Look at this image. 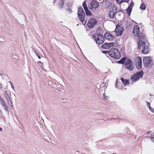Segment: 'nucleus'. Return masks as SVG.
<instances>
[{"instance_id":"1","label":"nucleus","mask_w":154,"mask_h":154,"mask_svg":"<svg viewBox=\"0 0 154 154\" xmlns=\"http://www.w3.org/2000/svg\"><path fill=\"white\" fill-rule=\"evenodd\" d=\"M138 48L141 49L142 48V53L144 54H147L149 52V43L147 40H144L143 41H139L137 42Z\"/></svg>"},{"instance_id":"2","label":"nucleus","mask_w":154,"mask_h":154,"mask_svg":"<svg viewBox=\"0 0 154 154\" xmlns=\"http://www.w3.org/2000/svg\"><path fill=\"white\" fill-rule=\"evenodd\" d=\"M118 8L115 5H113L110 8V11L109 13V17L111 19H113L117 13L119 12H122V11H118Z\"/></svg>"},{"instance_id":"3","label":"nucleus","mask_w":154,"mask_h":154,"mask_svg":"<svg viewBox=\"0 0 154 154\" xmlns=\"http://www.w3.org/2000/svg\"><path fill=\"white\" fill-rule=\"evenodd\" d=\"M77 14L79 20L83 23L85 20V14L82 7L78 8Z\"/></svg>"},{"instance_id":"4","label":"nucleus","mask_w":154,"mask_h":154,"mask_svg":"<svg viewBox=\"0 0 154 154\" xmlns=\"http://www.w3.org/2000/svg\"><path fill=\"white\" fill-rule=\"evenodd\" d=\"M109 55L112 58H121L120 52L116 48L111 49L109 51Z\"/></svg>"},{"instance_id":"5","label":"nucleus","mask_w":154,"mask_h":154,"mask_svg":"<svg viewBox=\"0 0 154 154\" xmlns=\"http://www.w3.org/2000/svg\"><path fill=\"white\" fill-rule=\"evenodd\" d=\"M125 66L127 69L130 71H133L134 68L132 61L129 58L127 59L125 64Z\"/></svg>"},{"instance_id":"6","label":"nucleus","mask_w":154,"mask_h":154,"mask_svg":"<svg viewBox=\"0 0 154 154\" xmlns=\"http://www.w3.org/2000/svg\"><path fill=\"white\" fill-rule=\"evenodd\" d=\"M144 66L146 67H150L153 64V62L151 58H143Z\"/></svg>"},{"instance_id":"7","label":"nucleus","mask_w":154,"mask_h":154,"mask_svg":"<svg viewBox=\"0 0 154 154\" xmlns=\"http://www.w3.org/2000/svg\"><path fill=\"white\" fill-rule=\"evenodd\" d=\"M124 30V29L122 25L120 26L118 24L116 26L115 29V32L116 35L117 36L121 35L122 34Z\"/></svg>"},{"instance_id":"8","label":"nucleus","mask_w":154,"mask_h":154,"mask_svg":"<svg viewBox=\"0 0 154 154\" xmlns=\"http://www.w3.org/2000/svg\"><path fill=\"white\" fill-rule=\"evenodd\" d=\"M134 63L138 70H141L142 69L141 58H136L134 61Z\"/></svg>"},{"instance_id":"9","label":"nucleus","mask_w":154,"mask_h":154,"mask_svg":"<svg viewBox=\"0 0 154 154\" xmlns=\"http://www.w3.org/2000/svg\"><path fill=\"white\" fill-rule=\"evenodd\" d=\"M97 21L94 18H91L88 21L87 25L90 29H92L97 23Z\"/></svg>"},{"instance_id":"10","label":"nucleus","mask_w":154,"mask_h":154,"mask_svg":"<svg viewBox=\"0 0 154 154\" xmlns=\"http://www.w3.org/2000/svg\"><path fill=\"white\" fill-rule=\"evenodd\" d=\"M10 92L6 90L4 92V96L6 99L8 104L10 106H13L12 102L10 98L9 93Z\"/></svg>"},{"instance_id":"11","label":"nucleus","mask_w":154,"mask_h":154,"mask_svg":"<svg viewBox=\"0 0 154 154\" xmlns=\"http://www.w3.org/2000/svg\"><path fill=\"white\" fill-rule=\"evenodd\" d=\"M99 6V4L96 2L93 1L91 2V4L89 5V8L91 10H95Z\"/></svg>"},{"instance_id":"12","label":"nucleus","mask_w":154,"mask_h":154,"mask_svg":"<svg viewBox=\"0 0 154 154\" xmlns=\"http://www.w3.org/2000/svg\"><path fill=\"white\" fill-rule=\"evenodd\" d=\"M114 44V42H112L109 43L106 42L103 44L101 47L103 49H109L111 47H113Z\"/></svg>"},{"instance_id":"13","label":"nucleus","mask_w":154,"mask_h":154,"mask_svg":"<svg viewBox=\"0 0 154 154\" xmlns=\"http://www.w3.org/2000/svg\"><path fill=\"white\" fill-rule=\"evenodd\" d=\"M82 5L85 11L86 15L87 16H90L91 15H92V14L91 12L89 10L85 1H84L83 2L82 4Z\"/></svg>"},{"instance_id":"14","label":"nucleus","mask_w":154,"mask_h":154,"mask_svg":"<svg viewBox=\"0 0 154 154\" xmlns=\"http://www.w3.org/2000/svg\"><path fill=\"white\" fill-rule=\"evenodd\" d=\"M140 28L137 25H135L133 30V34L135 36H138L140 33Z\"/></svg>"},{"instance_id":"15","label":"nucleus","mask_w":154,"mask_h":154,"mask_svg":"<svg viewBox=\"0 0 154 154\" xmlns=\"http://www.w3.org/2000/svg\"><path fill=\"white\" fill-rule=\"evenodd\" d=\"M104 37L106 39L109 40L110 41L112 40L114 38L112 35L109 32L106 33L104 35Z\"/></svg>"},{"instance_id":"16","label":"nucleus","mask_w":154,"mask_h":154,"mask_svg":"<svg viewBox=\"0 0 154 154\" xmlns=\"http://www.w3.org/2000/svg\"><path fill=\"white\" fill-rule=\"evenodd\" d=\"M65 0H60L58 2L57 5L60 9H62L64 5Z\"/></svg>"},{"instance_id":"17","label":"nucleus","mask_w":154,"mask_h":154,"mask_svg":"<svg viewBox=\"0 0 154 154\" xmlns=\"http://www.w3.org/2000/svg\"><path fill=\"white\" fill-rule=\"evenodd\" d=\"M138 40L143 41L145 38V36L144 35V34L142 32H140L138 35Z\"/></svg>"},{"instance_id":"18","label":"nucleus","mask_w":154,"mask_h":154,"mask_svg":"<svg viewBox=\"0 0 154 154\" xmlns=\"http://www.w3.org/2000/svg\"><path fill=\"white\" fill-rule=\"evenodd\" d=\"M131 79L133 80V82H134L139 79V77L135 73L131 76Z\"/></svg>"},{"instance_id":"19","label":"nucleus","mask_w":154,"mask_h":154,"mask_svg":"<svg viewBox=\"0 0 154 154\" xmlns=\"http://www.w3.org/2000/svg\"><path fill=\"white\" fill-rule=\"evenodd\" d=\"M1 105L4 107L5 110L7 112H8V107L5 103L2 100L1 101Z\"/></svg>"},{"instance_id":"20","label":"nucleus","mask_w":154,"mask_h":154,"mask_svg":"<svg viewBox=\"0 0 154 154\" xmlns=\"http://www.w3.org/2000/svg\"><path fill=\"white\" fill-rule=\"evenodd\" d=\"M121 80L122 83L124 85H126L128 84L129 83V81L128 80L123 79L122 78H121Z\"/></svg>"},{"instance_id":"21","label":"nucleus","mask_w":154,"mask_h":154,"mask_svg":"<svg viewBox=\"0 0 154 154\" xmlns=\"http://www.w3.org/2000/svg\"><path fill=\"white\" fill-rule=\"evenodd\" d=\"M112 5V2L109 1H106L105 2V5L106 8H109Z\"/></svg>"},{"instance_id":"22","label":"nucleus","mask_w":154,"mask_h":154,"mask_svg":"<svg viewBox=\"0 0 154 154\" xmlns=\"http://www.w3.org/2000/svg\"><path fill=\"white\" fill-rule=\"evenodd\" d=\"M103 39L104 41H105V39L103 37V35L100 34H97V37L95 39V41H96V39H98V40H100L101 39Z\"/></svg>"},{"instance_id":"23","label":"nucleus","mask_w":154,"mask_h":154,"mask_svg":"<svg viewBox=\"0 0 154 154\" xmlns=\"http://www.w3.org/2000/svg\"><path fill=\"white\" fill-rule=\"evenodd\" d=\"M126 60V58H121L120 60L117 62V63L122 64H124V63L125 64Z\"/></svg>"},{"instance_id":"24","label":"nucleus","mask_w":154,"mask_h":154,"mask_svg":"<svg viewBox=\"0 0 154 154\" xmlns=\"http://www.w3.org/2000/svg\"><path fill=\"white\" fill-rule=\"evenodd\" d=\"M137 75L139 77V78L140 77H142L143 74V72L142 70L140 71L137 72L136 73Z\"/></svg>"},{"instance_id":"25","label":"nucleus","mask_w":154,"mask_h":154,"mask_svg":"<svg viewBox=\"0 0 154 154\" xmlns=\"http://www.w3.org/2000/svg\"><path fill=\"white\" fill-rule=\"evenodd\" d=\"M105 41L103 40V39H101L100 40H98V39H96V43L98 45H100V44H102Z\"/></svg>"},{"instance_id":"26","label":"nucleus","mask_w":154,"mask_h":154,"mask_svg":"<svg viewBox=\"0 0 154 154\" xmlns=\"http://www.w3.org/2000/svg\"><path fill=\"white\" fill-rule=\"evenodd\" d=\"M132 8H130L129 7H128L126 11L127 13L130 16V15L131 12L132 11Z\"/></svg>"},{"instance_id":"27","label":"nucleus","mask_w":154,"mask_h":154,"mask_svg":"<svg viewBox=\"0 0 154 154\" xmlns=\"http://www.w3.org/2000/svg\"><path fill=\"white\" fill-rule=\"evenodd\" d=\"M146 6L145 4L144 3H143L141 4L140 7V9L141 10H144L146 9Z\"/></svg>"},{"instance_id":"28","label":"nucleus","mask_w":154,"mask_h":154,"mask_svg":"<svg viewBox=\"0 0 154 154\" xmlns=\"http://www.w3.org/2000/svg\"><path fill=\"white\" fill-rule=\"evenodd\" d=\"M66 5L67 8H72V4L70 2H67Z\"/></svg>"},{"instance_id":"29","label":"nucleus","mask_w":154,"mask_h":154,"mask_svg":"<svg viewBox=\"0 0 154 154\" xmlns=\"http://www.w3.org/2000/svg\"><path fill=\"white\" fill-rule=\"evenodd\" d=\"M33 51L34 52V53H35V54H36V55L38 57V58H41L40 56V54L38 53H37L35 49H33Z\"/></svg>"},{"instance_id":"30","label":"nucleus","mask_w":154,"mask_h":154,"mask_svg":"<svg viewBox=\"0 0 154 154\" xmlns=\"http://www.w3.org/2000/svg\"><path fill=\"white\" fill-rule=\"evenodd\" d=\"M101 52L104 54H106L107 55H109V51H102Z\"/></svg>"},{"instance_id":"31","label":"nucleus","mask_w":154,"mask_h":154,"mask_svg":"<svg viewBox=\"0 0 154 154\" xmlns=\"http://www.w3.org/2000/svg\"><path fill=\"white\" fill-rule=\"evenodd\" d=\"M134 3L133 2H131L130 3L129 5L128 6V7H129L130 8H132L134 5Z\"/></svg>"},{"instance_id":"32","label":"nucleus","mask_w":154,"mask_h":154,"mask_svg":"<svg viewBox=\"0 0 154 154\" xmlns=\"http://www.w3.org/2000/svg\"><path fill=\"white\" fill-rule=\"evenodd\" d=\"M100 33H95L92 35V38H96V37L97 36V34H99Z\"/></svg>"},{"instance_id":"33","label":"nucleus","mask_w":154,"mask_h":154,"mask_svg":"<svg viewBox=\"0 0 154 154\" xmlns=\"http://www.w3.org/2000/svg\"><path fill=\"white\" fill-rule=\"evenodd\" d=\"M116 2L117 3L119 4H121L123 2L122 0H116Z\"/></svg>"},{"instance_id":"34","label":"nucleus","mask_w":154,"mask_h":154,"mask_svg":"<svg viewBox=\"0 0 154 154\" xmlns=\"http://www.w3.org/2000/svg\"><path fill=\"white\" fill-rule=\"evenodd\" d=\"M70 8H67V10L68 11V12L69 13H71L72 12V11Z\"/></svg>"},{"instance_id":"35","label":"nucleus","mask_w":154,"mask_h":154,"mask_svg":"<svg viewBox=\"0 0 154 154\" xmlns=\"http://www.w3.org/2000/svg\"><path fill=\"white\" fill-rule=\"evenodd\" d=\"M146 103H147V106L149 107V109L150 108V103L148 102H146Z\"/></svg>"},{"instance_id":"36","label":"nucleus","mask_w":154,"mask_h":154,"mask_svg":"<svg viewBox=\"0 0 154 154\" xmlns=\"http://www.w3.org/2000/svg\"><path fill=\"white\" fill-rule=\"evenodd\" d=\"M152 112L154 113V109L151 107H150V108L149 109Z\"/></svg>"},{"instance_id":"37","label":"nucleus","mask_w":154,"mask_h":154,"mask_svg":"<svg viewBox=\"0 0 154 154\" xmlns=\"http://www.w3.org/2000/svg\"><path fill=\"white\" fill-rule=\"evenodd\" d=\"M150 140L151 141H152L153 143H154V137H152L150 138Z\"/></svg>"},{"instance_id":"38","label":"nucleus","mask_w":154,"mask_h":154,"mask_svg":"<svg viewBox=\"0 0 154 154\" xmlns=\"http://www.w3.org/2000/svg\"><path fill=\"white\" fill-rule=\"evenodd\" d=\"M38 63H41V66L42 67V68H43V66L42 64V62H41L40 61H38Z\"/></svg>"},{"instance_id":"39","label":"nucleus","mask_w":154,"mask_h":154,"mask_svg":"<svg viewBox=\"0 0 154 154\" xmlns=\"http://www.w3.org/2000/svg\"><path fill=\"white\" fill-rule=\"evenodd\" d=\"M123 0V2H128L129 0Z\"/></svg>"},{"instance_id":"40","label":"nucleus","mask_w":154,"mask_h":154,"mask_svg":"<svg viewBox=\"0 0 154 154\" xmlns=\"http://www.w3.org/2000/svg\"><path fill=\"white\" fill-rule=\"evenodd\" d=\"M53 83L51 81H49V82H48V84L49 85H51Z\"/></svg>"},{"instance_id":"41","label":"nucleus","mask_w":154,"mask_h":154,"mask_svg":"<svg viewBox=\"0 0 154 154\" xmlns=\"http://www.w3.org/2000/svg\"><path fill=\"white\" fill-rule=\"evenodd\" d=\"M3 87V85L1 83H0V88H2Z\"/></svg>"},{"instance_id":"42","label":"nucleus","mask_w":154,"mask_h":154,"mask_svg":"<svg viewBox=\"0 0 154 154\" xmlns=\"http://www.w3.org/2000/svg\"><path fill=\"white\" fill-rule=\"evenodd\" d=\"M2 112L1 110H0V116H2Z\"/></svg>"},{"instance_id":"43","label":"nucleus","mask_w":154,"mask_h":154,"mask_svg":"<svg viewBox=\"0 0 154 154\" xmlns=\"http://www.w3.org/2000/svg\"><path fill=\"white\" fill-rule=\"evenodd\" d=\"M150 133V131H147L146 132V134L147 135H148Z\"/></svg>"},{"instance_id":"44","label":"nucleus","mask_w":154,"mask_h":154,"mask_svg":"<svg viewBox=\"0 0 154 154\" xmlns=\"http://www.w3.org/2000/svg\"><path fill=\"white\" fill-rule=\"evenodd\" d=\"M2 128L0 127V131L2 132Z\"/></svg>"},{"instance_id":"45","label":"nucleus","mask_w":154,"mask_h":154,"mask_svg":"<svg viewBox=\"0 0 154 154\" xmlns=\"http://www.w3.org/2000/svg\"><path fill=\"white\" fill-rule=\"evenodd\" d=\"M11 87H12V89H13L14 90V86H12V85L11 84Z\"/></svg>"},{"instance_id":"46","label":"nucleus","mask_w":154,"mask_h":154,"mask_svg":"<svg viewBox=\"0 0 154 154\" xmlns=\"http://www.w3.org/2000/svg\"><path fill=\"white\" fill-rule=\"evenodd\" d=\"M143 58H150V57H145Z\"/></svg>"},{"instance_id":"47","label":"nucleus","mask_w":154,"mask_h":154,"mask_svg":"<svg viewBox=\"0 0 154 154\" xmlns=\"http://www.w3.org/2000/svg\"><path fill=\"white\" fill-rule=\"evenodd\" d=\"M99 30L101 32L102 30L101 29H99Z\"/></svg>"},{"instance_id":"48","label":"nucleus","mask_w":154,"mask_h":154,"mask_svg":"<svg viewBox=\"0 0 154 154\" xmlns=\"http://www.w3.org/2000/svg\"><path fill=\"white\" fill-rule=\"evenodd\" d=\"M154 133H152V134H152V136H154Z\"/></svg>"},{"instance_id":"49","label":"nucleus","mask_w":154,"mask_h":154,"mask_svg":"<svg viewBox=\"0 0 154 154\" xmlns=\"http://www.w3.org/2000/svg\"><path fill=\"white\" fill-rule=\"evenodd\" d=\"M136 58H141V57H140L138 56V57H137Z\"/></svg>"},{"instance_id":"50","label":"nucleus","mask_w":154,"mask_h":154,"mask_svg":"<svg viewBox=\"0 0 154 154\" xmlns=\"http://www.w3.org/2000/svg\"><path fill=\"white\" fill-rule=\"evenodd\" d=\"M86 22H87V21L86 20V21L85 22V24H86Z\"/></svg>"},{"instance_id":"51","label":"nucleus","mask_w":154,"mask_h":154,"mask_svg":"<svg viewBox=\"0 0 154 154\" xmlns=\"http://www.w3.org/2000/svg\"><path fill=\"white\" fill-rule=\"evenodd\" d=\"M117 81H116V83H117Z\"/></svg>"},{"instance_id":"52","label":"nucleus","mask_w":154,"mask_h":154,"mask_svg":"<svg viewBox=\"0 0 154 154\" xmlns=\"http://www.w3.org/2000/svg\"><path fill=\"white\" fill-rule=\"evenodd\" d=\"M98 31H99V30H98ZM99 33H100V32H99L98 31H97Z\"/></svg>"},{"instance_id":"53","label":"nucleus","mask_w":154,"mask_h":154,"mask_svg":"<svg viewBox=\"0 0 154 154\" xmlns=\"http://www.w3.org/2000/svg\"><path fill=\"white\" fill-rule=\"evenodd\" d=\"M123 58H127V57H123Z\"/></svg>"},{"instance_id":"54","label":"nucleus","mask_w":154,"mask_h":154,"mask_svg":"<svg viewBox=\"0 0 154 154\" xmlns=\"http://www.w3.org/2000/svg\"><path fill=\"white\" fill-rule=\"evenodd\" d=\"M116 85H117V84H116V85H115L116 86Z\"/></svg>"},{"instance_id":"55","label":"nucleus","mask_w":154,"mask_h":154,"mask_svg":"<svg viewBox=\"0 0 154 154\" xmlns=\"http://www.w3.org/2000/svg\"><path fill=\"white\" fill-rule=\"evenodd\" d=\"M26 17H25V19H26Z\"/></svg>"},{"instance_id":"56","label":"nucleus","mask_w":154,"mask_h":154,"mask_svg":"<svg viewBox=\"0 0 154 154\" xmlns=\"http://www.w3.org/2000/svg\"><path fill=\"white\" fill-rule=\"evenodd\" d=\"M150 96H151V94H150Z\"/></svg>"},{"instance_id":"57","label":"nucleus","mask_w":154,"mask_h":154,"mask_svg":"<svg viewBox=\"0 0 154 154\" xmlns=\"http://www.w3.org/2000/svg\"><path fill=\"white\" fill-rule=\"evenodd\" d=\"M118 59H119L120 58H118Z\"/></svg>"}]
</instances>
